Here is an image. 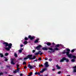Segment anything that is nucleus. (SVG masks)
<instances>
[{
	"mask_svg": "<svg viewBox=\"0 0 76 76\" xmlns=\"http://www.w3.org/2000/svg\"><path fill=\"white\" fill-rule=\"evenodd\" d=\"M3 44L4 45H5V47L8 46V48H5V50H7V51H10V49L12 48V44L11 43H10L8 44V43L6 42H4Z\"/></svg>",
	"mask_w": 76,
	"mask_h": 76,
	"instance_id": "1",
	"label": "nucleus"
},
{
	"mask_svg": "<svg viewBox=\"0 0 76 76\" xmlns=\"http://www.w3.org/2000/svg\"><path fill=\"white\" fill-rule=\"evenodd\" d=\"M66 50L67 52H66V55L68 56V57H69L70 58H76V56H75L72 55V54H69V51L70 50L69 49H66Z\"/></svg>",
	"mask_w": 76,
	"mask_h": 76,
	"instance_id": "2",
	"label": "nucleus"
},
{
	"mask_svg": "<svg viewBox=\"0 0 76 76\" xmlns=\"http://www.w3.org/2000/svg\"><path fill=\"white\" fill-rule=\"evenodd\" d=\"M32 57V55H28L27 56L28 58L30 59V60H34V59H35L36 58V57H35V56H34L33 57Z\"/></svg>",
	"mask_w": 76,
	"mask_h": 76,
	"instance_id": "3",
	"label": "nucleus"
},
{
	"mask_svg": "<svg viewBox=\"0 0 76 76\" xmlns=\"http://www.w3.org/2000/svg\"><path fill=\"white\" fill-rule=\"evenodd\" d=\"M64 60H66V62H69V60L68 59L66 58L65 57H64L60 61V62H63Z\"/></svg>",
	"mask_w": 76,
	"mask_h": 76,
	"instance_id": "4",
	"label": "nucleus"
},
{
	"mask_svg": "<svg viewBox=\"0 0 76 76\" xmlns=\"http://www.w3.org/2000/svg\"><path fill=\"white\" fill-rule=\"evenodd\" d=\"M49 50H50V53H52L53 52H54V50H58V49L57 48H55L54 50L52 48H49Z\"/></svg>",
	"mask_w": 76,
	"mask_h": 76,
	"instance_id": "5",
	"label": "nucleus"
},
{
	"mask_svg": "<svg viewBox=\"0 0 76 76\" xmlns=\"http://www.w3.org/2000/svg\"><path fill=\"white\" fill-rule=\"evenodd\" d=\"M39 54H40V55H42V53H41V51H39L38 52L34 53L35 55H38Z\"/></svg>",
	"mask_w": 76,
	"mask_h": 76,
	"instance_id": "6",
	"label": "nucleus"
},
{
	"mask_svg": "<svg viewBox=\"0 0 76 76\" xmlns=\"http://www.w3.org/2000/svg\"><path fill=\"white\" fill-rule=\"evenodd\" d=\"M28 38H29L30 39H31V40H32L35 38V37L34 36L31 37V35H30L28 36Z\"/></svg>",
	"mask_w": 76,
	"mask_h": 76,
	"instance_id": "7",
	"label": "nucleus"
},
{
	"mask_svg": "<svg viewBox=\"0 0 76 76\" xmlns=\"http://www.w3.org/2000/svg\"><path fill=\"white\" fill-rule=\"evenodd\" d=\"M15 61V59H12L11 60V64H12L14 65L15 64V63H14L13 61Z\"/></svg>",
	"mask_w": 76,
	"mask_h": 76,
	"instance_id": "8",
	"label": "nucleus"
},
{
	"mask_svg": "<svg viewBox=\"0 0 76 76\" xmlns=\"http://www.w3.org/2000/svg\"><path fill=\"white\" fill-rule=\"evenodd\" d=\"M40 47H41V45H39L38 46L36 47V48L37 50H39L40 49Z\"/></svg>",
	"mask_w": 76,
	"mask_h": 76,
	"instance_id": "9",
	"label": "nucleus"
},
{
	"mask_svg": "<svg viewBox=\"0 0 76 76\" xmlns=\"http://www.w3.org/2000/svg\"><path fill=\"white\" fill-rule=\"evenodd\" d=\"M48 63L47 62H46L45 64V67H48L49 66V65L48 64Z\"/></svg>",
	"mask_w": 76,
	"mask_h": 76,
	"instance_id": "10",
	"label": "nucleus"
},
{
	"mask_svg": "<svg viewBox=\"0 0 76 76\" xmlns=\"http://www.w3.org/2000/svg\"><path fill=\"white\" fill-rule=\"evenodd\" d=\"M47 69L46 68L44 69H42V70L40 72V73H43L45 70H46Z\"/></svg>",
	"mask_w": 76,
	"mask_h": 76,
	"instance_id": "11",
	"label": "nucleus"
},
{
	"mask_svg": "<svg viewBox=\"0 0 76 76\" xmlns=\"http://www.w3.org/2000/svg\"><path fill=\"white\" fill-rule=\"evenodd\" d=\"M28 67L30 69H32V68H33V66H31V65L28 64Z\"/></svg>",
	"mask_w": 76,
	"mask_h": 76,
	"instance_id": "12",
	"label": "nucleus"
},
{
	"mask_svg": "<svg viewBox=\"0 0 76 76\" xmlns=\"http://www.w3.org/2000/svg\"><path fill=\"white\" fill-rule=\"evenodd\" d=\"M19 68H17V70H16L14 72L15 73H17L18 72H19Z\"/></svg>",
	"mask_w": 76,
	"mask_h": 76,
	"instance_id": "13",
	"label": "nucleus"
},
{
	"mask_svg": "<svg viewBox=\"0 0 76 76\" xmlns=\"http://www.w3.org/2000/svg\"><path fill=\"white\" fill-rule=\"evenodd\" d=\"M56 67L57 69H61V67H60L58 65H56Z\"/></svg>",
	"mask_w": 76,
	"mask_h": 76,
	"instance_id": "14",
	"label": "nucleus"
},
{
	"mask_svg": "<svg viewBox=\"0 0 76 76\" xmlns=\"http://www.w3.org/2000/svg\"><path fill=\"white\" fill-rule=\"evenodd\" d=\"M73 68H74V69H74V72H76V66H74L73 67Z\"/></svg>",
	"mask_w": 76,
	"mask_h": 76,
	"instance_id": "15",
	"label": "nucleus"
},
{
	"mask_svg": "<svg viewBox=\"0 0 76 76\" xmlns=\"http://www.w3.org/2000/svg\"><path fill=\"white\" fill-rule=\"evenodd\" d=\"M42 50H48V49L47 48H42Z\"/></svg>",
	"mask_w": 76,
	"mask_h": 76,
	"instance_id": "16",
	"label": "nucleus"
},
{
	"mask_svg": "<svg viewBox=\"0 0 76 76\" xmlns=\"http://www.w3.org/2000/svg\"><path fill=\"white\" fill-rule=\"evenodd\" d=\"M38 40H39V39H37L34 41V43H37V42H38Z\"/></svg>",
	"mask_w": 76,
	"mask_h": 76,
	"instance_id": "17",
	"label": "nucleus"
},
{
	"mask_svg": "<svg viewBox=\"0 0 76 76\" xmlns=\"http://www.w3.org/2000/svg\"><path fill=\"white\" fill-rule=\"evenodd\" d=\"M32 72H30V73L29 74L28 76H32Z\"/></svg>",
	"mask_w": 76,
	"mask_h": 76,
	"instance_id": "18",
	"label": "nucleus"
},
{
	"mask_svg": "<svg viewBox=\"0 0 76 76\" xmlns=\"http://www.w3.org/2000/svg\"><path fill=\"white\" fill-rule=\"evenodd\" d=\"M0 57H3V55L2 53H0Z\"/></svg>",
	"mask_w": 76,
	"mask_h": 76,
	"instance_id": "19",
	"label": "nucleus"
},
{
	"mask_svg": "<svg viewBox=\"0 0 76 76\" xmlns=\"http://www.w3.org/2000/svg\"><path fill=\"white\" fill-rule=\"evenodd\" d=\"M24 44L25 45H26L27 44H28V42H27L26 41H25L24 42Z\"/></svg>",
	"mask_w": 76,
	"mask_h": 76,
	"instance_id": "20",
	"label": "nucleus"
},
{
	"mask_svg": "<svg viewBox=\"0 0 76 76\" xmlns=\"http://www.w3.org/2000/svg\"><path fill=\"white\" fill-rule=\"evenodd\" d=\"M71 61H72V62H75V59H72L71 60Z\"/></svg>",
	"mask_w": 76,
	"mask_h": 76,
	"instance_id": "21",
	"label": "nucleus"
},
{
	"mask_svg": "<svg viewBox=\"0 0 76 76\" xmlns=\"http://www.w3.org/2000/svg\"><path fill=\"white\" fill-rule=\"evenodd\" d=\"M14 56L15 57H17L18 56H17V54H16V53H15Z\"/></svg>",
	"mask_w": 76,
	"mask_h": 76,
	"instance_id": "22",
	"label": "nucleus"
},
{
	"mask_svg": "<svg viewBox=\"0 0 76 76\" xmlns=\"http://www.w3.org/2000/svg\"><path fill=\"white\" fill-rule=\"evenodd\" d=\"M8 55H9V53H5V56H7Z\"/></svg>",
	"mask_w": 76,
	"mask_h": 76,
	"instance_id": "23",
	"label": "nucleus"
},
{
	"mask_svg": "<svg viewBox=\"0 0 76 76\" xmlns=\"http://www.w3.org/2000/svg\"><path fill=\"white\" fill-rule=\"evenodd\" d=\"M4 58H5L4 61H7L8 60V59H7V58L6 57H4Z\"/></svg>",
	"mask_w": 76,
	"mask_h": 76,
	"instance_id": "24",
	"label": "nucleus"
},
{
	"mask_svg": "<svg viewBox=\"0 0 76 76\" xmlns=\"http://www.w3.org/2000/svg\"><path fill=\"white\" fill-rule=\"evenodd\" d=\"M75 49H74L71 50V52L72 53H73L74 51H75Z\"/></svg>",
	"mask_w": 76,
	"mask_h": 76,
	"instance_id": "25",
	"label": "nucleus"
},
{
	"mask_svg": "<svg viewBox=\"0 0 76 76\" xmlns=\"http://www.w3.org/2000/svg\"><path fill=\"white\" fill-rule=\"evenodd\" d=\"M47 44L48 45H51V43L49 42V43H47Z\"/></svg>",
	"mask_w": 76,
	"mask_h": 76,
	"instance_id": "26",
	"label": "nucleus"
},
{
	"mask_svg": "<svg viewBox=\"0 0 76 76\" xmlns=\"http://www.w3.org/2000/svg\"><path fill=\"white\" fill-rule=\"evenodd\" d=\"M18 51H19V53H22V50H19Z\"/></svg>",
	"mask_w": 76,
	"mask_h": 76,
	"instance_id": "27",
	"label": "nucleus"
},
{
	"mask_svg": "<svg viewBox=\"0 0 76 76\" xmlns=\"http://www.w3.org/2000/svg\"><path fill=\"white\" fill-rule=\"evenodd\" d=\"M59 45H59V44L57 45L56 46V47H59Z\"/></svg>",
	"mask_w": 76,
	"mask_h": 76,
	"instance_id": "28",
	"label": "nucleus"
},
{
	"mask_svg": "<svg viewBox=\"0 0 76 76\" xmlns=\"http://www.w3.org/2000/svg\"><path fill=\"white\" fill-rule=\"evenodd\" d=\"M28 58V57L25 58H24V60H27V59Z\"/></svg>",
	"mask_w": 76,
	"mask_h": 76,
	"instance_id": "29",
	"label": "nucleus"
},
{
	"mask_svg": "<svg viewBox=\"0 0 76 76\" xmlns=\"http://www.w3.org/2000/svg\"><path fill=\"white\" fill-rule=\"evenodd\" d=\"M24 39H25V40H28V39L27 38L25 37L24 38Z\"/></svg>",
	"mask_w": 76,
	"mask_h": 76,
	"instance_id": "30",
	"label": "nucleus"
},
{
	"mask_svg": "<svg viewBox=\"0 0 76 76\" xmlns=\"http://www.w3.org/2000/svg\"><path fill=\"white\" fill-rule=\"evenodd\" d=\"M17 69H19V65H17Z\"/></svg>",
	"mask_w": 76,
	"mask_h": 76,
	"instance_id": "31",
	"label": "nucleus"
},
{
	"mask_svg": "<svg viewBox=\"0 0 76 76\" xmlns=\"http://www.w3.org/2000/svg\"><path fill=\"white\" fill-rule=\"evenodd\" d=\"M23 64H26V62H23Z\"/></svg>",
	"mask_w": 76,
	"mask_h": 76,
	"instance_id": "32",
	"label": "nucleus"
},
{
	"mask_svg": "<svg viewBox=\"0 0 76 76\" xmlns=\"http://www.w3.org/2000/svg\"><path fill=\"white\" fill-rule=\"evenodd\" d=\"M43 65H42L41 64L40 65H39V67H42Z\"/></svg>",
	"mask_w": 76,
	"mask_h": 76,
	"instance_id": "33",
	"label": "nucleus"
},
{
	"mask_svg": "<svg viewBox=\"0 0 76 76\" xmlns=\"http://www.w3.org/2000/svg\"><path fill=\"white\" fill-rule=\"evenodd\" d=\"M39 60H41V58H39L38 59Z\"/></svg>",
	"mask_w": 76,
	"mask_h": 76,
	"instance_id": "34",
	"label": "nucleus"
},
{
	"mask_svg": "<svg viewBox=\"0 0 76 76\" xmlns=\"http://www.w3.org/2000/svg\"><path fill=\"white\" fill-rule=\"evenodd\" d=\"M49 61H52V59H49Z\"/></svg>",
	"mask_w": 76,
	"mask_h": 76,
	"instance_id": "35",
	"label": "nucleus"
},
{
	"mask_svg": "<svg viewBox=\"0 0 76 76\" xmlns=\"http://www.w3.org/2000/svg\"><path fill=\"white\" fill-rule=\"evenodd\" d=\"M60 73H61V72L60 71H59L58 72V74H60Z\"/></svg>",
	"mask_w": 76,
	"mask_h": 76,
	"instance_id": "36",
	"label": "nucleus"
},
{
	"mask_svg": "<svg viewBox=\"0 0 76 76\" xmlns=\"http://www.w3.org/2000/svg\"><path fill=\"white\" fill-rule=\"evenodd\" d=\"M34 74L35 75H38V72H35Z\"/></svg>",
	"mask_w": 76,
	"mask_h": 76,
	"instance_id": "37",
	"label": "nucleus"
},
{
	"mask_svg": "<svg viewBox=\"0 0 76 76\" xmlns=\"http://www.w3.org/2000/svg\"><path fill=\"white\" fill-rule=\"evenodd\" d=\"M27 68V67L26 66H25L24 67V69H26Z\"/></svg>",
	"mask_w": 76,
	"mask_h": 76,
	"instance_id": "38",
	"label": "nucleus"
},
{
	"mask_svg": "<svg viewBox=\"0 0 76 76\" xmlns=\"http://www.w3.org/2000/svg\"><path fill=\"white\" fill-rule=\"evenodd\" d=\"M32 52H33V53H34V52H35V50H33Z\"/></svg>",
	"mask_w": 76,
	"mask_h": 76,
	"instance_id": "39",
	"label": "nucleus"
},
{
	"mask_svg": "<svg viewBox=\"0 0 76 76\" xmlns=\"http://www.w3.org/2000/svg\"><path fill=\"white\" fill-rule=\"evenodd\" d=\"M37 75H40V73L39 72L37 73Z\"/></svg>",
	"mask_w": 76,
	"mask_h": 76,
	"instance_id": "40",
	"label": "nucleus"
},
{
	"mask_svg": "<svg viewBox=\"0 0 76 76\" xmlns=\"http://www.w3.org/2000/svg\"><path fill=\"white\" fill-rule=\"evenodd\" d=\"M23 45H21L20 46L21 47H23Z\"/></svg>",
	"mask_w": 76,
	"mask_h": 76,
	"instance_id": "41",
	"label": "nucleus"
},
{
	"mask_svg": "<svg viewBox=\"0 0 76 76\" xmlns=\"http://www.w3.org/2000/svg\"><path fill=\"white\" fill-rule=\"evenodd\" d=\"M45 60H48V58H45Z\"/></svg>",
	"mask_w": 76,
	"mask_h": 76,
	"instance_id": "42",
	"label": "nucleus"
},
{
	"mask_svg": "<svg viewBox=\"0 0 76 76\" xmlns=\"http://www.w3.org/2000/svg\"><path fill=\"white\" fill-rule=\"evenodd\" d=\"M3 73H2V72L0 73V75H3Z\"/></svg>",
	"mask_w": 76,
	"mask_h": 76,
	"instance_id": "43",
	"label": "nucleus"
},
{
	"mask_svg": "<svg viewBox=\"0 0 76 76\" xmlns=\"http://www.w3.org/2000/svg\"><path fill=\"white\" fill-rule=\"evenodd\" d=\"M52 70L53 71H55V69H53Z\"/></svg>",
	"mask_w": 76,
	"mask_h": 76,
	"instance_id": "44",
	"label": "nucleus"
},
{
	"mask_svg": "<svg viewBox=\"0 0 76 76\" xmlns=\"http://www.w3.org/2000/svg\"><path fill=\"white\" fill-rule=\"evenodd\" d=\"M21 50L22 51V50H23V49L21 48Z\"/></svg>",
	"mask_w": 76,
	"mask_h": 76,
	"instance_id": "45",
	"label": "nucleus"
},
{
	"mask_svg": "<svg viewBox=\"0 0 76 76\" xmlns=\"http://www.w3.org/2000/svg\"><path fill=\"white\" fill-rule=\"evenodd\" d=\"M37 61V60H35L34 61Z\"/></svg>",
	"mask_w": 76,
	"mask_h": 76,
	"instance_id": "46",
	"label": "nucleus"
},
{
	"mask_svg": "<svg viewBox=\"0 0 76 76\" xmlns=\"http://www.w3.org/2000/svg\"><path fill=\"white\" fill-rule=\"evenodd\" d=\"M52 44H53V45H54V43H52Z\"/></svg>",
	"mask_w": 76,
	"mask_h": 76,
	"instance_id": "47",
	"label": "nucleus"
},
{
	"mask_svg": "<svg viewBox=\"0 0 76 76\" xmlns=\"http://www.w3.org/2000/svg\"><path fill=\"white\" fill-rule=\"evenodd\" d=\"M63 53L64 54H65V53H66V52H63Z\"/></svg>",
	"mask_w": 76,
	"mask_h": 76,
	"instance_id": "48",
	"label": "nucleus"
},
{
	"mask_svg": "<svg viewBox=\"0 0 76 76\" xmlns=\"http://www.w3.org/2000/svg\"><path fill=\"white\" fill-rule=\"evenodd\" d=\"M20 76H22V74H20Z\"/></svg>",
	"mask_w": 76,
	"mask_h": 76,
	"instance_id": "49",
	"label": "nucleus"
},
{
	"mask_svg": "<svg viewBox=\"0 0 76 76\" xmlns=\"http://www.w3.org/2000/svg\"><path fill=\"white\" fill-rule=\"evenodd\" d=\"M64 51H66V50H64Z\"/></svg>",
	"mask_w": 76,
	"mask_h": 76,
	"instance_id": "50",
	"label": "nucleus"
},
{
	"mask_svg": "<svg viewBox=\"0 0 76 76\" xmlns=\"http://www.w3.org/2000/svg\"><path fill=\"white\" fill-rule=\"evenodd\" d=\"M40 76H42V75H40Z\"/></svg>",
	"mask_w": 76,
	"mask_h": 76,
	"instance_id": "51",
	"label": "nucleus"
},
{
	"mask_svg": "<svg viewBox=\"0 0 76 76\" xmlns=\"http://www.w3.org/2000/svg\"><path fill=\"white\" fill-rule=\"evenodd\" d=\"M34 67H35V66H34Z\"/></svg>",
	"mask_w": 76,
	"mask_h": 76,
	"instance_id": "52",
	"label": "nucleus"
},
{
	"mask_svg": "<svg viewBox=\"0 0 76 76\" xmlns=\"http://www.w3.org/2000/svg\"><path fill=\"white\" fill-rule=\"evenodd\" d=\"M34 67H35V66Z\"/></svg>",
	"mask_w": 76,
	"mask_h": 76,
	"instance_id": "53",
	"label": "nucleus"
}]
</instances>
